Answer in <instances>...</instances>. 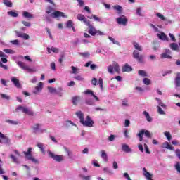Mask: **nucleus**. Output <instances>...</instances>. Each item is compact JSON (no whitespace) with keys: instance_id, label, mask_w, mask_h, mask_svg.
<instances>
[{"instance_id":"obj_1","label":"nucleus","mask_w":180,"mask_h":180,"mask_svg":"<svg viewBox=\"0 0 180 180\" xmlns=\"http://www.w3.org/2000/svg\"><path fill=\"white\" fill-rule=\"evenodd\" d=\"M75 115L79 118L80 124H82L83 126L91 128L94 127V124H95V122L92 120L89 115H87L86 117V120H84V115L82 111L76 112Z\"/></svg>"},{"instance_id":"obj_2","label":"nucleus","mask_w":180,"mask_h":180,"mask_svg":"<svg viewBox=\"0 0 180 180\" xmlns=\"http://www.w3.org/2000/svg\"><path fill=\"white\" fill-rule=\"evenodd\" d=\"M89 27V33L91 36H103L104 34L103 32L100 31V30H96V29L95 28V27H93L92 25H87Z\"/></svg>"},{"instance_id":"obj_3","label":"nucleus","mask_w":180,"mask_h":180,"mask_svg":"<svg viewBox=\"0 0 180 180\" xmlns=\"http://www.w3.org/2000/svg\"><path fill=\"white\" fill-rule=\"evenodd\" d=\"M144 134L148 138H150V139L152 138V135L150 132L148 131V130L141 129V131H139V134H137V136L139 138V141H143Z\"/></svg>"},{"instance_id":"obj_4","label":"nucleus","mask_w":180,"mask_h":180,"mask_svg":"<svg viewBox=\"0 0 180 180\" xmlns=\"http://www.w3.org/2000/svg\"><path fill=\"white\" fill-rule=\"evenodd\" d=\"M17 65L22 70H27V72L29 73H32V72H35L36 70L30 68V66H27L25 65V63L22 61H18V63H17Z\"/></svg>"},{"instance_id":"obj_5","label":"nucleus","mask_w":180,"mask_h":180,"mask_svg":"<svg viewBox=\"0 0 180 180\" xmlns=\"http://www.w3.org/2000/svg\"><path fill=\"white\" fill-rule=\"evenodd\" d=\"M49 156L53 159L54 161L56 162H62L64 160V156L56 155L55 153H53L51 151H49Z\"/></svg>"},{"instance_id":"obj_6","label":"nucleus","mask_w":180,"mask_h":180,"mask_svg":"<svg viewBox=\"0 0 180 180\" xmlns=\"http://www.w3.org/2000/svg\"><path fill=\"white\" fill-rule=\"evenodd\" d=\"M113 70H115L116 72H119L120 71L119 64L115 61L112 63V65H110L108 67V71L110 74H113Z\"/></svg>"},{"instance_id":"obj_7","label":"nucleus","mask_w":180,"mask_h":180,"mask_svg":"<svg viewBox=\"0 0 180 180\" xmlns=\"http://www.w3.org/2000/svg\"><path fill=\"white\" fill-rule=\"evenodd\" d=\"M132 57H134V58L135 60H137V61L140 63H144V56L143 55L140 54L138 51H134L132 53Z\"/></svg>"},{"instance_id":"obj_8","label":"nucleus","mask_w":180,"mask_h":180,"mask_svg":"<svg viewBox=\"0 0 180 180\" xmlns=\"http://www.w3.org/2000/svg\"><path fill=\"white\" fill-rule=\"evenodd\" d=\"M32 150V148H28L27 151V152L24 151L23 153L28 160H31L34 162H37V160L32 157V154L31 153Z\"/></svg>"},{"instance_id":"obj_9","label":"nucleus","mask_w":180,"mask_h":180,"mask_svg":"<svg viewBox=\"0 0 180 180\" xmlns=\"http://www.w3.org/2000/svg\"><path fill=\"white\" fill-rule=\"evenodd\" d=\"M127 21L128 20L125 15H122V17L116 18L117 23H118L119 25H122L123 26H127Z\"/></svg>"},{"instance_id":"obj_10","label":"nucleus","mask_w":180,"mask_h":180,"mask_svg":"<svg viewBox=\"0 0 180 180\" xmlns=\"http://www.w3.org/2000/svg\"><path fill=\"white\" fill-rule=\"evenodd\" d=\"M51 17L53 18H67V15H65L64 13H62L60 11H56L53 12V13L51 14Z\"/></svg>"},{"instance_id":"obj_11","label":"nucleus","mask_w":180,"mask_h":180,"mask_svg":"<svg viewBox=\"0 0 180 180\" xmlns=\"http://www.w3.org/2000/svg\"><path fill=\"white\" fill-rule=\"evenodd\" d=\"M77 19L80 21H83V22L85 23L86 26H89L90 21L89 20L86 19L84 15L78 14Z\"/></svg>"},{"instance_id":"obj_12","label":"nucleus","mask_w":180,"mask_h":180,"mask_svg":"<svg viewBox=\"0 0 180 180\" xmlns=\"http://www.w3.org/2000/svg\"><path fill=\"white\" fill-rule=\"evenodd\" d=\"M15 34H16L17 37L23 39L24 40H27L30 38L29 34H25V33H22L19 31H15Z\"/></svg>"},{"instance_id":"obj_13","label":"nucleus","mask_w":180,"mask_h":180,"mask_svg":"<svg viewBox=\"0 0 180 180\" xmlns=\"http://www.w3.org/2000/svg\"><path fill=\"white\" fill-rule=\"evenodd\" d=\"M84 94H85V95H91V96H93L94 98V99L96 101H99V98H98V96H96L95 95V94H94L92 90L87 89L85 91H84Z\"/></svg>"},{"instance_id":"obj_14","label":"nucleus","mask_w":180,"mask_h":180,"mask_svg":"<svg viewBox=\"0 0 180 180\" xmlns=\"http://www.w3.org/2000/svg\"><path fill=\"white\" fill-rule=\"evenodd\" d=\"M162 148L174 151L175 149L174 147H172L168 142H165L163 144H162Z\"/></svg>"},{"instance_id":"obj_15","label":"nucleus","mask_w":180,"mask_h":180,"mask_svg":"<svg viewBox=\"0 0 180 180\" xmlns=\"http://www.w3.org/2000/svg\"><path fill=\"white\" fill-rule=\"evenodd\" d=\"M158 37H159L160 39L162 41H168V37L165 34V32H161L160 34H157Z\"/></svg>"},{"instance_id":"obj_16","label":"nucleus","mask_w":180,"mask_h":180,"mask_svg":"<svg viewBox=\"0 0 180 180\" xmlns=\"http://www.w3.org/2000/svg\"><path fill=\"white\" fill-rule=\"evenodd\" d=\"M143 171L144 172V176L148 180H153L152 179L153 174L147 172V169L146 168H143Z\"/></svg>"},{"instance_id":"obj_17","label":"nucleus","mask_w":180,"mask_h":180,"mask_svg":"<svg viewBox=\"0 0 180 180\" xmlns=\"http://www.w3.org/2000/svg\"><path fill=\"white\" fill-rule=\"evenodd\" d=\"M80 101H81L80 96H76L72 97V105H77V103H79Z\"/></svg>"},{"instance_id":"obj_18","label":"nucleus","mask_w":180,"mask_h":180,"mask_svg":"<svg viewBox=\"0 0 180 180\" xmlns=\"http://www.w3.org/2000/svg\"><path fill=\"white\" fill-rule=\"evenodd\" d=\"M11 82L18 89L21 88V84L20 83L18 79L13 77L11 79Z\"/></svg>"},{"instance_id":"obj_19","label":"nucleus","mask_w":180,"mask_h":180,"mask_svg":"<svg viewBox=\"0 0 180 180\" xmlns=\"http://www.w3.org/2000/svg\"><path fill=\"white\" fill-rule=\"evenodd\" d=\"M132 71V67H131L128 63L124 64V65L122 68V72H130Z\"/></svg>"},{"instance_id":"obj_20","label":"nucleus","mask_w":180,"mask_h":180,"mask_svg":"<svg viewBox=\"0 0 180 180\" xmlns=\"http://www.w3.org/2000/svg\"><path fill=\"white\" fill-rule=\"evenodd\" d=\"M43 89V82H39L38 86L35 87V91H34V94H37V92H39Z\"/></svg>"},{"instance_id":"obj_21","label":"nucleus","mask_w":180,"mask_h":180,"mask_svg":"<svg viewBox=\"0 0 180 180\" xmlns=\"http://www.w3.org/2000/svg\"><path fill=\"white\" fill-rule=\"evenodd\" d=\"M101 157L104 160V161H108V155L105 150H101Z\"/></svg>"},{"instance_id":"obj_22","label":"nucleus","mask_w":180,"mask_h":180,"mask_svg":"<svg viewBox=\"0 0 180 180\" xmlns=\"http://www.w3.org/2000/svg\"><path fill=\"white\" fill-rule=\"evenodd\" d=\"M113 9L117 11V14L118 15L121 14L122 12V7L119 5H115V6H113Z\"/></svg>"},{"instance_id":"obj_23","label":"nucleus","mask_w":180,"mask_h":180,"mask_svg":"<svg viewBox=\"0 0 180 180\" xmlns=\"http://www.w3.org/2000/svg\"><path fill=\"white\" fill-rule=\"evenodd\" d=\"M122 151H124V153H131V150L128 145L122 144Z\"/></svg>"},{"instance_id":"obj_24","label":"nucleus","mask_w":180,"mask_h":180,"mask_svg":"<svg viewBox=\"0 0 180 180\" xmlns=\"http://www.w3.org/2000/svg\"><path fill=\"white\" fill-rule=\"evenodd\" d=\"M175 85L177 87H180V72L177 73V77L175 78Z\"/></svg>"},{"instance_id":"obj_25","label":"nucleus","mask_w":180,"mask_h":180,"mask_svg":"<svg viewBox=\"0 0 180 180\" xmlns=\"http://www.w3.org/2000/svg\"><path fill=\"white\" fill-rule=\"evenodd\" d=\"M23 113L29 115V116H33L34 112L33 111H31L29 108H24L23 109Z\"/></svg>"},{"instance_id":"obj_26","label":"nucleus","mask_w":180,"mask_h":180,"mask_svg":"<svg viewBox=\"0 0 180 180\" xmlns=\"http://www.w3.org/2000/svg\"><path fill=\"white\" fill-rule=\"evenodd\" d=\"M23 113L29 115V116H33L34 112L33 111H31L29 108H24L23 109Z\"/></svg>"},{"instance_id":"obj_27","label":"nucleus","mask_w":180,"mask_h":180,"mask_svg":"<svg viewBox=\"0 0 180 180\" xmlns=\"http://www.w3.org/2000/svg\"><path fill=\"white\" fill-rule=\"evenodd\" d=\"M23 113L29 115V116H33L34 112L33 111H31L29 108H24L23 109Z\"/></svg>"},{"instance_id":"obj_28","label":"nucleus","mask_w":180,"mask_h":180,"mask_svg":"<svg viewBox=\"0 0 180 180\" xmlns=\"http://www.w3.org/2000/svg\"><path fill=\"white\" fill-rule=\"evenodd\" d=\"M22 15L24 18H26L27 19H32L34 18L32 14L27 11L24 12Z\"/></svg>"},{"instance_id":"obj_29","label":"nucleus","mask_w":180,"mask_h":180,"mask_svg":"<svg viewBox=\"0 0 180 180\" xmlns=\"http://www.w3.org/2000/svg\"><path fill=\"white\" fill-rule=\"evenodd\" d=\"M6 122H7L13 126H16V125H18V124H19L18 121L12 120H6Z\"/></svg>"},{"instance_id":"obj_30","label":"nucleus","mask_w":180,"mask_h":180,"mask_svg":"<svg viewBox=\"0 0 180 180\" xmlns=\"http://www.w3.org/2000/svg\"><path fill=\"white\" fill-rule=\"evenodd\" d=\"M132 44L134 45V49L136 50H138L141 52L143 51V48H141V46L139 45V44L137 42H134V43H132Z\"/></svg>"},{"instance_id":"obj_31","label":"nucleus","mask_w":180,"mask_h":180,"mask_svg":"<svg viewBox=\"0 0 180 180\" xmlns=\"http://www.w3.org/2000/svg\"><path fill=\"white\" fill-rule=\"evenodd\" d=\"M143 114H144V115L146 116V120L148 122H152V117H150V115H149V113L147 111L143 112Z\"/></svg>"},{"instance_id":"obj_32","label":"nucleus","mask_w":180,"mask_h":180,"mask_svg":"<svg viewBox=\"0 0 180 180\" xmlns=\"http://www.w3.org/2000/svg\"><path fill=\"white\" fill-rule=\"evenodd\" d=\"M4 4L8 8H11L13 4L10 0H4Z\"/></svg>"},{"instance_id":"obj_33","label":"nucleus","mask_w":180,"mask_h":180,"mask_svg":"<svg viewBox=\"0 0 180 180\" xmlns=\"http://www.w3.org/2000/svg\"><path fill=\"white\" fill-rule=\"evenodd\" d=\"M40 124L37 123L34 124V127H32V131H34V133H37L38 130H39Z\"/></svg>"},{"instance_id":"obj_34","label":"nucleus","mask_w":180,"mask_h":180,"mask_svg":"<svg viewBox=\"0 0 180 180\" xmlns=\"http://www.w3.org/2000/svg\"><path fill=\"white\" fill-rule=\"evenodd\" d=\"M8 15L12 18H18L19 16L18 13L14 11L8 12Z\"/></svg>"},{"instance_id":"obj_35","label":"nucleus","mask_w":180,"mask_h":180,"mask_svg":"<svg viewBox=\"0 0 180 180\" xmlns=\"http://www.w3.org/2000/svg\"><path fill=\"white\" fill-rule=\"evenodd\" d=\"M138 74H139V76H141V77H148L147 72H145V70H139Z\"/></svg>"},{"instance_id":"obj_36","label":"nucleus","mask_w":180,"mask_h":180,"mask_svg":"<svg viewBox=\"0 0 180 180\" xmlns=\"http://www.w3.org/2000/svg\"><path fill=\"white\" fill-rule=\"evenodd\" d=\"M170 48L173 51H177L178 50V44H175V43H171L170 44Z\"/></svg>"},{"instance_id":"obj_37","label":"nucleus","mask_w":180,"mask_h":180,"mask_svg":"<svg viewBox=\"0 0 180 180\" xmlns=\"http://www.w3.org/2000/svg\"><path fill=\"white\" fill-rule=\"evenodd\" d=\"M37 147L41 150V152L43 153V155H45V150L44 148V144L43 143H37Z\"/></svg>"},{"instance_id":"obj_38","label":"nucleus","mask_w":180,"mask_h":180,"mask_svg":"<svg viewBox=\"0 0 180 180\" xmlns=\"http://www.w3.org/2000/svg\"><path fill=\"white\" fill-rule=\"evenodd\" d=\"M48 89L51 94H58V92L54 87H48Z\"/></svg>"},{"instance_id":"obj_39","label":"nucleus","mask_w":180,"mask_h":180,"mask_svg":"<svg viewBox=\"0 0 180 180\" xmlns=\"http://www.w3.org/2000/svg\"><path fill=\"white\" fill-rule=\"evenodd\" d=\"M73 25H74L73 21H72V20H68V21L67 22V24H66L67 28L70 29V28H72V27H74Z\"/></svg>"},{"instance_id":"obj_40","label":"nucleus","mask_w":180,"mask_h":180,"mask_svg":"<svg viewBox=\"0 0 180 180\" xmlns=\"http://www.w3.org/2000/svg\"><path fill=\"white\" fill-rule=\"evenodd\" d=\"M161 58L172 59V56L169 54L165 53L161 54Z\"/></svg>"},{"instance_id":"obj_41","label":"nucleus","mask_w":180,"mask_h":180,"mask_svg":"<svg viewBox=\"0 0 180 180\" xmlns=\"http://www.w3.org/2000/svg\"><path fill=\"white\" fill-rule=\"evenodd\" d=\"M143 83H144L146 85H150L151 84V81L150 79L145 78L143 79Z\"/></svg>"},{"instance_id":"obj_42","label":"nucleus","mask_w":180,"mask_h":180,"mask_svg":"<svg viewBox=\"0 0 180 180\" xmlns=\"http://www.w3.org/2000/svg\"><path fill=\"white\" fill-rule=\"evenodd\" d=\"M79 54L83 58H89L90 56V53L89 52L79 53Z\"/></svg>"},{"instance_id":"obj_43","label":"nucleus","mask_w":180,"mask_h":180,"mask_svg":"<svg viewBox=\"0 0 180 180\" xmlns=\"http://www.w3.org/2000/svg\"><path fill=\"white\" fill-rule=\"evenodd\" d=\"M4 51L6 53H10V54H13L15 53V51L13 50L10 49H4Z\"/></svg>"},{"instance_id":"obj_44","label":"nucleus","mask_w":180,"mask_h":180,"mask_svg":"<svg viewBox=\"0 0 180 180\" xmlns=\"http://www.w3.org/2000/svg\"><path fill=\"white\" fill-rule=\"evenodd\" d=\"M108 39L110 41H111L113 44H116V45H119L120 44V43L117 41H116L114 38H112L111 37H108Z\"/></svg>"},{"instance_id":"obj_45","label":"nucleus","mask_w":180,"mask_h":180,"mask_svg":"<svg viewBox=\"0 0 180 180\" xmlns=\"http://www.w3.org/2000/svg\"><path fill=\"white\" fill-rule=\"evenodd\" d=\"M10 158H11L13 160V162L17 163V164L19 163L18 158L15 156H14L13 155H12V154L10 155Z\"/></svg>"},{"instance_id":"obj_46","label":"nucleus","mask_w":180,"mask_h":180,"mask_svg":"<svg viewBox=\"0 0 180 180\" xmlns=\"http://www.w3.org/2000/svg\"><path fill=\"white\" fill-rule=\"evenodd\" d=\"M157 108H158V112L160 114V115H165V112L163 111V110L162 109V108H160L159 105L157 106Z\"/></svg>"},{"instance_id":"obj_47","label":"nucleus","mask_w":180,"mask_h":180,"mask_svg":"<svg viewBox=\"0 0 180 180\" xmlns=\"http://www.w3.org/2000/svg\"><path fill=\"white\" fill-rule=\"evenodd\" d=\"M103 171H104L105 174H112V170L110 168H108V167L103 168Z\"/></svg>"},{"instance_id":"obj_48","label":"nucleus","mask_w":180,"mask_h":180,"mask_svg":"<svg viewBox=\"0 0 180 180\" xmlns=\"http://www.w3.org/2000/svg\"><path fill=\"white\" fill-rule=\"evenodd\" d=\"M175 169L180 174V162H177L175 165Z\"/></svg>"},{"instance_id":"obj_49","label":"nucleus","mask_w":180,"mask_h":180,"mask_svg":"<svg viewBox=\"0 0 180 180\" xmlns=\"http://www.w3.org/2000/svg\"><path fill=\"white\" fill-rule=\"evenodd\" d=\"M98 85H100L101 89L103 90V79H98Z\"/></svg>"},{"instance_id":"obj_50","label":"nucleus","mask_w":180,"mask_h":180,"mask_svg":"<svg viewBox=\"0 0 180 180\" xmlns=\"http://www.w3.org/2000/svg\"><path fill=\"white\" fill-rule=\"evenodd\" d=\"M165 137H167L168 141H170L172 139V135L170 134V132H165L164 133Z\"/></svg>"},{"instance_id":"obj_51","label":"nucleus","mask_w":180,"mask_h":180,"mask_svg":"<svg viewBox=\"0 0 180 180\" xmlns=\"http://www.w3.org/2000/svg\"><path fill=\"white\" fill-rule=\"evenodd\" d=\"M156 15H157L158 18H160V19L161 20H165V21L167 20V19L165 18V17H164V15L162 14H160V13H158L156 14Z\"/></svg>"},{"instance_id":"obj_52","label":"nucleus","mask_w":180,"mask_h":180,"mask_svg":"<svg viewBox=\"0 0 180 180\" xmlns=\"http://www.w3.org/2000/svg\"><path fill=\"white\" fill-rule=\"evenodd\" d=\"M79 177L83 180H90V176H86L84 174H79Z\"/></svg>"},{"instance_id":"obj_53","label":"nucleus","mask_w":180,"mask_h":180,"mask_svg":"<svg viewBox=\"0 0 180 180\" xmlns=\"http://www.w3.org/2000/svg\"><path fill=\"white\" fill-rule=\"evenodd\" d=\"M1 98L6 99V100H10L11 97L5 94H1Z\"/></svg>"},{"instance_id":"obj_54","label":"nucleus","mask_w":180,"mask_h":180,"mask_svg":"<svg viewBox=\"0 0 180 180\" xmlns=\"http://www.w3.org/2000/svg\"><path fill=\"white\" fill-rule=\"evenodd\" d=\"M10 43L15 46H18L20 44V41L18 39L12 40L11 41H10Z\"/></svg>"},{"instance_id":"obj_55","label":"nucleus","mask_w":180,"mask_h":180,"mask_svg":"<svg viewBox=\"0 0 180 180\" xmlns=\"http://www.w3.org/2000/svg\"><path fill=\"white\" fill-rule=\"evenodd\" d=\"M156 100L161 108H166V105L162 102V101L160 99L156 98Z\"/></svg>"},{"instance_id":"obj_56","label":"nucleus","mask_w":180,"mask_h":180,"mask_svg":"<svg viewBox=\"0 0 180 180\" xmlns=\"http://www.w3.org/2000/svg\"><path fill=\"white\" fill-rule=\"evenodd\" d=\"M74 78L76 81H84V77L81 75L75 76Z\"/></svg>"},{"instance_id":"obj_57","label":"nucleus","mask_w":180,"mask_h":180,"mask_svg":"<svg viewBox=\"0 0 180 180\" xmlns=\"http://www.w3.org/2000/svg\"><path fill=\"white\" fill-rule=\"evenodd\" d=\"M86 104L89 105H94V101L92 99H86Z\"/></svg>"},{"instance_id":"obj_58","label":"nucleus","mask_w":180,"mask_h":180,"mask_svg":"<svg viewBox=\"0 0 180 180\" xmlns=\"http://www.w3.org/2000/svg\"><path fill=\"white\" fill-rule=\"evenodd\" d=\"M65 153H67L68 157L71 158V155H72V153L70 150H68V148H65Z\"/></svg>"},{"instance_id":"obj_59","label":"nucleus","mask_w":180,"mask_h":180,"mask_svg":"<svg viewBox=\"0 0 180 180\" xmlns=\"http://www.w3.org/2000/svg\"><path fill=\"white\" fill-rule=\"evenodd\" d=\"M53 11L54 9L51 6H49L48 7V10H46V13L49 15L51 13V12H53Z\"/></svg>"},{"instance_id":"obj_60","label":"nucleus","mask_w":180,"mask_h":180,"mask_svg":"<svg viewBox=\"0 0 180 180\" xmlns=\"http://www.w3.org/2000/svg\"><path fill=\"white\" fill-rule=\"evenodd\" d=\"M51 51H52V52L54 53H59V49L58 48L52 47V48H51Z\"/></svg>"},{"instance_id":"obj_61","label":"nucleus","mask_w":180,"mask_h":180,"mask_svg":"<svg viewBox=\"0 0 180 180\" xmlns=\"http://www.w3.org/2000/svg\"><path fill=\"white\" fill-rule=\"evenodd\" d=\"M91 18H93L94 19V20H96L97 22H103L101 20V18H98L96 15H91Z\"/></svg>"},{"instance_id":"obj_62","label":"nucleus","mask_w":180,"mask_h":180,"mask_svg":"<svg viewBox=\"0 0 180 180\" xmlns=\"http://www.w3.org/2000/svg\"><path fill=\"white\" fill-rule=\"evenodd\" d=\"M21 23H22L23 25L26 27H30L31 25L30 22L27 21H21Z\"/></svg>"},{"instance_id":"obj_63","label":"nucleus","mask_w":180,"mask_h":180,"mask_svg":"<svg viewBox=\"0 0 180 180\" xmlns=\"http://www.w3.org/2000/svg\"><path fill=\"white\" fill-rule=\"evenodd\" d=\"M91 84H93L94 86H97V79L96 78H93L91 79Z\"/></svg>"},{"instance_id":"obj_64","label":"nucleus","mask_w":180,"mask_h":180,"mask_svg":"<svg viewBox=\"0 0 180 180\" xmlns=\"http://www.w3.org/2000/svg\"><path fill=\"white\" fill-rule=\"evenodd\" d=\"M123 176H124L125 179H127V180H132V179H131V178L129 177V174H127V173H124V174H123Z\"/></svg>"}]
</instances>
